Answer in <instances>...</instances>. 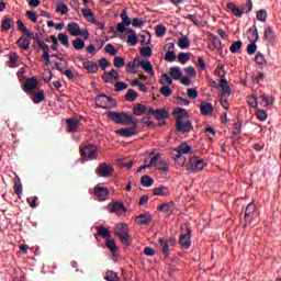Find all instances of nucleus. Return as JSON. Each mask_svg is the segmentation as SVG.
Instances as JSON below:
<instances>
[{
    "label": "nucleus",
    "instance_id": "f257e3e1",
    "mask_svg": "<svg viewBox=\"0 0 281 281\" xmlns=\"http://www.w3.org/2000/svg\"><path fill=\"white\" fill-rule=\"evenodd\" d=\"M114 234L120 238L122 245H125L126 247L131 246V244L133 243V239L128 234V225L125 223L116 224L114 226Z\"/></svg>",
    "mask_w": 281,
    "mask_h": 281
},
{
    "label": "nucleus",
    "instance_id": "f03ea898",
    "mask_svg": "<svg viewBox=\"0 0 281 281\" xmlns=\"http://www.w3.org/2000/svg\"><path fill=\"white\" fill-rule=\"evenodd\" d=\"M109 120L114 122V124H121V126H128V121H131V112H115L111 111L108 113Z\"/></svg>",
    "mask_w": 281,
    "mask_h": 281
},
{
    "label": "nucleus",
    "instance_id": "7ed1b4c3",
    "mask_svg": "<svg viewBox=\"0 0 281 281\" xmlns=\"http://www.w3.org/2000/svg\"><path fill=\"white\" fill-rule=\"evenodd\" d=\"M207 167V162L203 159L199 158V156H192L187 164L188 172H201V170H205Z\"/></svg>",
    "mask_w": 281,
    "mask_h": 281
},
{
    "label": "nucleus",
    "instance_id": "20e7f679",
    "mask_svg": "<svg viewBox=\"0 0 281 281\" xmlns=\"http://www.w3.org/2000/svg\"><path fill=\"white\" fill-rule=\"evenodd\" d=\"M79 153L81 157L88 159H98V147L94 145H80Z\"/></svg>",
    "mask_w": 281,
    "mask_h": 281
},
{
    "label": "nucleus",
    "instance_id": "39448f33",
    "mask_svg": "<svg viewBox=\"0 0 281 281\" xmlns=\"http://www.w3.org/2000/svg\"><path fill=\"white\" fill-rule=\"evenodd\" d=\"M68 32L71 34V36H83L85 41H89V31L80 30V25L76 22L68 23Z\"/></svg>",
    "mask_w": 281,
    "mask_h": 281
},
{
    "label": "nucleus",
    "instance_id": "423d86ee",
    "mask_svg": "<svg viewBox=\"0 0 281 281\" xmlns=\"http://www.w3.org/2000/svg\"><path fill=\"white\" fill-rule=\"evenodd\" d=\"M115 172V168H113V165L101 162L98 168L95 169V173L98 177L109 178Z\"/></svg>",
    "mask_w": 281,
    "mask_h": 281
},
{
    "label": "nucleus",
    "instance_id": "0eeeda50",
    "mask_svg": "<svg viewBox=\"0 0 281 281\" xmlns=\"http://www.w3.org/2000/svg\"><path fill=\"white\" fill-rule=\"evenodd\" d=\"M176 131L177 133H191V131H194V126L192 125V121L190 119H186L182 121L176 120Z\"/></svg>",
    "mask_w": 281,
    "mask_h": 281
},
{
    "label": "nucleus",
    "instance_id": "6e6552de",
    "mask_svg": "<svg viewBox=\"0 0 281 281\" xmlns=\"http://www.w3.org/2000/svg\"><path fill=\"white\" fill-rule=\"evenodd\" d=\"M38 89V79L36 77L26 78L23 83V91L27 95H32Z\"/></svg>",
    "mask_w": 281,
    "mask_h": 281
},
{
    "label": "nucleus",
    "instance_id": "1a4fd4ad",
    "mask_svg": "<svg viewBox=\"0 0 281 281\" xmlns=\"http://www.w3.org/2000/svg\"><path fill=\"white\" fill-rule=\"evenodd\" d=\"M179 245H181L183 249H190V247H192V229L187 228L186 233L180 234Z\"/></svg>",
    "mask_w": 281,
    "mask_h": 281
},
{
    "label": "nucleus",
    "instance_id": "9d476101",
    "mask_svg": "<svg viewBox=\"0 0 281 281\" xmlns=\"http://www.w3.org/2000/svg\"><path fill=\"white\" fill-rule=\"evenodd\" d=\"M94 196L98 201H106L109 199V189L106 187H94Z\"/></svg>",
    "mask_w": 281,
    "mask_h": 281
},
{
    "label": "nucleus",
    "instance_id": "9b49d317",
    "mask_svg": "<svg viewBox=\"0 0 281 281\" xmlns=\"http://www.w3.org/2000/svg\"><path fill=\"white\" fill-rule=\"evenodd\" d=\"M68 133H78V128H80V120L77 117H70L66 120Z\"/></svg>",
    "mask_w": 281,
    "mask_h": 281
},
{
    "label": "nucleus",
    "instance_id": "f8f14e48",
    "mask_svg": "<svg viewBox=\"0 0 281 281\" xmlns=\"http://www.w3.org/2000/svg\"><path fill=\"white\" fill-rule=\"evenodd\" d=\"M108 207L109 212H111L112 214H124V212H126V207L122 202H114L112 204H109Z\"/></svg>",
    "mask_w": 281,
    "mask_h": 281
},
{
    "label": "nucleus",
    "instance_id": "ddd939ff",
    "mask_svg": "<svg viewBox=\"0 0 281 281\" xmlns=\"http://www.w3.org/2000/svg\"><path fill=\"white\" fill-rule=\"evenodd\" d=\"M135 223H137V225H150V223H153V215H150V213L139 214L136 216Z\"/></svg>",
    "mask_w": 281,
    "mask_h": 281
},
{
    "label": "nucleus",
    "instance_id": "4468645a",
    "mask_svg": "<svg viewBox=\"0 0 281 281\" xmlns=\"http://www.w3.org/2000/svg\"><path fill=\"white\" fill-rule=\"evenodd\" d=\"M201 115H212L214 113V105L207 101H202L200 103Z\"/></svg>",
    "mask_w": 281,
    "mask_h": 281
},
{
    "label": "nucleus",
    "instance_id": "2eb2a0df",
    "mask_svg": "<svg viewBox=\"0 0 281 281\" xmlns=\"http://www.w3.org/2000/svg\"><path fill=\"white\" fill-rule=\"evenodd\" d=\"M220 88L222 91V97L229 98V95H232V88H229V83L227 82V79L220 80Z\"/></svg>",
    "mask_w": 281,
    "mask_h": 281
},
{
    "label": "nucleus",
    "instance_id": "dca6fc26",
    "mask_svg": "<svg viewBox=\"0 0 281 281\" xmlns=\"http://www.w3.org/2000/svg\"><path fill=\"white\" fill-rule=\"evenodd\" d=\"M158 210L170 216L175 212V202L161 203L158 205Z\"/></svg>",
    "mask_w": 281,
    "mask_h": 281
},
{
    "label": "nucleus",
    "instance_id": "f3484780",
    "mask_svg": "<svg viewBox=\"0 0 281 281\" xmlns=\"http://www.w3.org/2000/svg\"><path fill=\"white\" fill-rule=\"evenodd\" d=\"M173 115H176V120L182 121L183 120H189L190 119V114L188 113L187 109H182V108H176L173 110Z\"/></svg>",
    "mask_w": 281,
    "mask_h": 281
},
{
    "label": "nucleus",
    "instance_id": "a211bd4d",
    "mask_svg": "<svg viewBox=\"0 0 281 281\" xmlns=\"http://www.w3.org/2000/svg\"><path fill=\"white\" fill-rule=\"evenodd\" d=\"M247 38L249 43H258V27L256 25H252L251 27L248 29L247 32Z\"/></svg>",
    "mask_w": 281,
    "mask_h": 281
},
{
    "label": "nucleus",
    "instance_id": "6ab92c4d",
    "mask_svg": "<svg viewBox=\"0 0 281 281\" xmlns=\"http://www.w3.org/2000/svg\"><path fill=\"white\" fill-rule=\"evenodd\" d=\"M137 132L135 131V127H124L116 131V135H120L121 137H133V135H136Z\"/></svg>",
    "mask_w": 281,
    "mask_h": 281
},
{
    "label": "nucleus",
    "instance_id": "aec40b11",
    "mask_svg": "<svg viewBox=\"0 0 281 281\" xmlns=\"http://www.w3.org/2000/svg\"><path fill=\"white\" fill-rule=\"evenodd\" d=\"M31 100L34 102V104H41V102H45V91L38 90L37 92H34L31 94Z\"/></svg>",
    "mask_w": 281,
    "mask_h": 281
},
{
    "label": "nucleus",
    "instance_id": "412c9836",
    "mask_svg": "<svg viewBox=\"0 0 281 281\" xmlns=\"http://www.w3.org/2000/svg\"><path fill=\"white\" fill-rule=\"evenodd\" d=\"M14 25V19L9 15H4L2 19V32H10V29Z\"/></svg>",
    "mask_w": 281,
    "mask_h": 281
},
{
    "label": "nucleus",
    "instance_id": "4be33fe9",
    "mask_svg": "<svg viewBox=\"0 0 281 281\" xmlns=\"http://www.w3.org/2000/svg\"><path fill=\"white\" fill-rule=\"evenodd\" d=\"M98 236L108 240L109 238H111V231H109V228L104 226H97L95 238H98Z\"/></svg>",
    "mask_w": 281,
    "mask_h": 281
},
{
    "label": "nucleus",
    "instance_id": "5701e85b",
    "mask_svg": "<svg viewBox=\"0 0 281 281\" xmlns=\"http://www.w3.org/2000/svg\"><path fill=\"white\" fill-rule=\"evenodd\" d=\"M83 69L88 70V74H98V64L95 61L87 60L83 61Z\"/></svg>",
    "mask_w": 281,
    "mask_h": 281
},
{
    "label": "nucleus",
    "instance_id": "b1692460",
    "mask_svg": "<svg viewBox=\"0 0 281 281\" xmlns=\"http://www.w3.org/2000/svg\"><path fill=\"white\" fill-rule=\"evenodd\" d=\"M176 153H180V155H190L192 153V147L188 145V143H181L177 148H175Z\"/></svg>",
    "mask_w": 281,
    "mask_h": 281
},
{
    "label": "nucleus",
    "instance_id": "393cba45",
    "mask_svg": "<svg viewBox=\"0 0 281 281\" xmlns=\"http://www.w3.org/2000/svg\"><path fill=\"white\" fill-rule=\"evenodd\" d=\"M154 117L158 121L168 120V117H170V113H168L166 109H157L155 110Z\"/></svg>",
    "mask_w": 281,
    "mask_h": 281
},
{
    "label": "nucleus",
    "instance_id": "a878e982",
    "mask_svg": "<svg viewBox=\"0 0 281 281\" xmlns=\"http://www.w3.org/2000/svg\"><path fill=\"white\" fill-rule=\"evenodd\" d=\"M169 76L172 80H181V78H183V72H181V68L179 67H171L169 69Z\"/></svg>",
    "mask_w": 281,
    "mask_h": 281
},
{
    "label": "nucleus",
    "instance_id": "bb28decb",
    "mask_svg": "<svg viewBox=\"0 0 281 281\" xmlns=\"http://www.w3.org/2000/svg\"><path fill=\"white\" fill-rule=\"evenodd\" d=\"M255 213H256V203L252 201L246 206V211L244 215L245 221H249V218H251V216H254Z\"/></svg>",
    "mask_w": 281,
    "mask_h": 281
},
{
    "label": "nucleus",
    "instance_id": "cd10ccee",
    "mask_svg": "<svg viewBox=\"0 0 281 281\" xmlns=\"http://www.w3.org/2000/svg\"><path fill=\"white\" fill-rule=\"evenodd\" d=\"M226 8L234 14V16H238V19L243 16V9H238L234 2L226 3Z\"/></svg>",
    "mask_w": 281,
    "mask_h": 281
},
{
    "label": "nucleus",
    "instance_id": "c85d7f7f",
    "mask_svg": "<svg viewBox=\"0 0 281 281\" xmlns=\"http://www.w3.org/2000/svg\"><path fill=\"white\" fill-rule=\"evenodd\" d=\"M139 67L146 71V74H151V76H155V70H153V64H150V60H140L138 61Z\"/></svg>",
    "mask_w": 281,
    "mask_h": 281
},
{
    "label": "nucleus",
    "instance_id": "c756f323",
    "mask_svg": "<svg viewBox=\"0 0 281 281\" xmlns=\"http://www.w3.org/2000/svg\"><path fill=\"white\" fill-rule=\"evenodd\" d=\"M146 111H148V108L142 103H135L133 106V113L136 116L144 115V113H146Z\"/></svg>",
    "mask_w": 281,
    "mask_h": 281
},
{
    "label": "nucleus",
    "instance_id": "7c9ffc66",
    "mask_svg": "<svg viewBox=\"0 0 281 281\" xmlns=\"http://www.w3.org/2000/svg\"><path fill=\"white\" fill-rule=\"evenodd\" d=\"M137 67H139V59L135 58L134 60L130 61L126 65V72L127 74H137Z\"/></svg>",
    "mask_w": 281,
    "mask_h": 281
},
{
    "label": "nucleus",
    "instance_id": "2f4dec72",
    "mask_svg": "<svg viewBox=\"0 0 281 281\" xmlns=\"http://www.w3.org/2000/svg\"><path fill=\"white\" fill-rule=\"evenodd\" d=\"M15 44L18 45V47H20V49H24L25 52H27V49H30V40H27V37L25 36H21Z\"/></svg>",
    "mask_w": 281,
    "mask_h": 281
},
{
    "label": "nucleus",
    "instance_id": "473e14b6",
    "mask_svg": "<svg viewBox=\"0 0 281 281\" xmlns=\"http://www.w3.org/2000/svg\"><path fill=\"white\" fill-rule=\"evenodd\" d=\"M170 189L168 187L160 186L154 189V196H168Z\"/></svg>",
    "mask_w": 281,
    "mask_h": 281
},
{
    "label": "nucleus",
    "instance_id": "72a5a7b5",
    "mask_svg": "<svg viewBox=\"0 0 281 281\" xmlns=\"http://www.w3.org/2000/svg\"><path fill=\"white\" fill-rule=\"evenodd\" d=\"M104 98H106V94H99L95 97L94 102L99 109H108L106 100Z\"/></svg>",
    "mask_w": 281,
    "mask_h": 281
},
{
    "label": "nucleus",
    "instance_id": "f704fd0d",
    "mask_svg": "<svg viewBox=\"0 0 281 281\" xmlns=\"http://www.w3.org/2000/svg\"><path fill=\"white\" fill-rule=\"evenodd\" d=\"M158 243L160 245V249H161L165 258H168V256H170V246L168 245V243L166 240H164V238H159Z\"/></svg>",
    "mask_w": 281,
    "mask_h": 281
},
{
    "label": "nucleus",
    "instance_id": "c9c22d12",
    "mask_svg": "<svg viewBox=\"0 0 281 281\" xmlns=\"http://www.w3.org/2000/svg\"><path fill=\"white\" fill-rule=\"evenodd\" d=\"M139 98V94L134 89H128L125 94V100L127 102H135Z\"/></svg>",
    "mask_w": 281,
    "mask_h": 281
},
{
    "label": "nucleus",
    "instance_id": "e433bc0d",
    "mask_svg": "<svg viewBox=\"0 0 281 281\" xmlns=\"http://www.w3.org/2000/svg\"><path fill=\"white\" fill-rule=\"evenodd\" d=\"M153 183H155V179H153L148 175H144L140 178V186H143V188H150V186H153Z\"/></svg>",
    "mask_w": 281,
    "mask_h": 281
},
{
    "label": "nucleus",
    "instance_id": "4c0bfd02",
    "mask_svg": "<svg viewBox=\"0 0 281 281\" xmlns=\"http://www.w3.org/2000/svg\"><path fill=\"white\" fill-rule=\"evenodd\" d=\"M19 54L16 53H10L9 55V61H8V67L11 69H14L16 67V63H19Z\"/></svg>",
    "mask_w": 281,
    "mask_h": 281
},
{
    "label": "nucleus",
    "instance_id": "58836bf2",
    "mask_svg": "<svg viewBox=\"0 0 281 281\" xmlns=\"http://www.w3.org/2000/svg\"><path fill=\"white\" fill-rule=\"evenodd\" d=\"M259 100H263V106H273V102H276L273 97H269L265 93L260 94Z\"/></svg>",
    "mask_w": 281,
    "mask_h": 281
},
{
    "label": "nucleus",
    "instance_id": "ea45409f",
    "mask_svg": "<svg viewBox=\"0 0 281 281\" xmlns=\"http://www.w3.org/2000/svg\"><path fill=\"white\" fill-rule=\"evenodd\" d=\"M105 247L109 248L112 254H115V251H117V244H115V239L111 237L105 239Z\"/></svg>",
    "mask_w": 281,
    "mask_h": 281
},
{
    "label": "nucleus",
    "instance_id": "a19ab883",
    "mask_svg": "<svg viewBox=\"0 0 281 281\" xmlns=\"http://www.w3.org/2000/svg\"><path fill=\"white\" fill-rule=\"evenodd\" d=\"M255 63L259 66L260 69L262 67L267 66V59L265 58V55L258 53L255 57Z\"/></svg>",
    "mask_w": 281,
    "mask_h": 281
},
{
    "label": "nucleus",
    "instance_id": "79ce46f5",
    "mask_svg": "<svg viewBox=\"0 0 281 281\" xmlns=\"http://www.w3.org/2000/svg\"><path fill=\"white\" fill-rule=\"evenodd\" d=\"M240 49H243V42L241 41L234 42L229 47L231 54H238V52H240Z\"/></svg>",
    "mask_w": 281,
    "mask_h": 281
},
{
    "label": "nucleus",
    "instance_id": "37998d69",
    "mask_svg": "<svg viewBox=\"0 0 281 281\" xmlns=\"http://www.w3.org/2000/svg\"><path fill=\"white\" fill-rule=\"evenodd\" d=\"M178 47H180V49H188V47H190V40H188V36L178 40Z\"/></svg>",
    "mask_w": 281,
    "mask_h": 281
},
{
    "label": "nucleus",
    "instance_id": "c03bdc74",
    "mask_svg": "<svg viewBox=\"0 0 281 281\" xmlns=\"http://www.w3.org/2000/svg\"><path fill=\"white\" fill-rule=\"evenodd\" d=\"M157 170H160L161 172H169L170 165H168V162H166L165 160H160L157 164Z\"/></svg>",
    "mask_w": 281,
    "mask_h": 281
},
{
    "label": "nucleus",
    "instance_id": "a18cd8bd",
    "mask_svg": "<svg viewBox=\"0 0 281 281\" xmlns=\"http://www.w3.org/2000/svg\"><path fill=\"white\" fill-rule=\"evenodd\" d=\"M243 14H249L254 10V3L251 0H246V3L241 5Z\"/></svg>",
    "mask_w": 281,
    "mask_h": 281
},
{
    "label": "nucleus",
    "instance_id": "49530a36",
    "mask_svg": "<svg viewBox=\"0 0 281 281\" xmlns=\"http://www.w3.org/2000/svg\"><path fill=\"white\" fill-rule=\"evenodd\" d=\"M13 190L18 199H21V193L23 192V184H21V180L14 182Z\"/></svg>",
    "mask_w": 281,
    "mask_h": 281
},
{
    "label": "nucleus",
    "instance_id": "de8ad7c7",
    "mask_svg": "<svg viewBox=\"0 0 281 281\" xmlns=\"http://www.w3.org/2000/svg\"><path fill=\"white\" fill-rule=\"evenodd\" d=\"M57 40L61 45H64V47H69V36H67V34L59 33Z\"/></svg>",
    "mask_w": 281,
    "mask_h": 281
},
{
    "label": "nucleus",
    "instance_id": "09e8293b",
    "mask_svg": "<svg viewBox=\"0 0 281 281\" xmlns=\"http://www.w3.org/2000/svg\"><path fill=\"white\" fill-rule=\"evenodd\" d=\"M104 279L106 281H120V277L117 276V272H113L111 270H109L106 273H105V277Z\"/></svg>",
    "mask_w": 281,
    "mask_h": 281
},
{
    "label": "nucleus",
    "instance_id": "8fccbe9b",
    "mask_svg": "<svg viewBox=\"0 0 281 281\" xmlns=\"http://www.w3.org/2000/svg\"><path fill=\"white\" fill-rule=\"evenodd\" d=\"M72 47L77 50L80 52V49H85V41L82 38H76L72 42Z\"/></svg>",
    "mask_w": 281,
    "mask_h": 281
},
{
    "label": "nucleus",
    "instance_id": "3c124183",
    "mask_svg": "<svg viewBox=\"0 0 281 281\" xmlns=\"http://www.w3.org/2000/svg\"><path fill=\"white\" fill-rule=\"evenodd\" d=\"M81 13L83 18L88 21H93V19H95V15L93 14V11L91 9H82Z\"/></svg>",
    "mask_w": 281,
    "mask_h": 281
},
{
    "label": "nucleus",
    "instance_id": "603ef678",
    "mask_svg": "<svg viewBox=\"0 0 281 281\" xmlns=\"http://www.w3.org/2000/svg\"><path fill=\"white\" fill-rule=\"evenodd\" d=\"M190 60V53H179L178 54V63L181 65H186Z\"/></svg>",
    "mask_w": 281,
    "mask_h": 281
},
{
    "label": "nucleus",
    "instance_id": "864d4df0",
    "mask_svg": "<svg viewBox=\"0 0 281 281\" xmlns=\"http://www.w3.org/2000/svg\"><path fill=\"white\" fill-rule=\"evenodd\" d=\"M258 49V45H256V42H250L247 45V55L248 56H254V54H256V50Z\"/></svg>",
    "mask_w": 281,
    "mask_h": 281
},
{
    "label": "nucleus",
    "instance_id": "5fc2aeb1",
    "mask_svg": "<svg viewBox=\"0 0 281 281\" xmlns=\"http://www.w3.org/2000/svg\"><path fill=\"white\" fill-rule=\"evenodd\" d=\"M165 60L166 63H175V60H177V54H175V50H168L165 54Z\"/></svg>",
    "mask_w": 281,
    "mask_h": 281
},
{
    "label": "nucleus",
    "instance_id": "6e6d98bb",
    "mask_svg": "<svg viewBox=\"0 0 281 281\" xmlns=\"http://www.w3.org/2000/svg\"><path fill=\"white\" fill-rule=\"evenodd\" d=\"M273 34H274L273 27L267 26L263 33L265 41H271V38H273Z\"/></svg>",
    "mask_w": 281,
    "mask_h": 281
},
{
    "label": "nucleus",
    "instance_id": "4d7b16f0",
    "mask_svg": "<svg viewBox=\"0 0 281 281\" xmlns=\"http://www.w3.org/2000/svg\"><path fill=\"white\" fill-rule=\"evenodd\" d=\"M140 56L144 58H150V56H153V48L150 46L140 48Z\"/></svg>",
    "mask_w": 281,
    "mask_h": 281
},
{
    "label": "nucleus",
    "instance_id": "13d9d810",
    "mask_svg": "<svg viewBox=\"0 0 281 281\" xmlns=\"http://www.w3.org/2000/svg\"><path fill=\"white\" fill-rule=\"evenodd\" d=\"M126 66V61L124 60V58L116 56L114 57V67H116L117 69H122V67Z\"/></svg>",
    "mask_w": 281,
    "mask_h": 281
},
{
    "label": "nucleus",
    "instance_id": "bf43d9fd",
    "mask_svg": "<svg viewBox=\"0 0 281 281\" xmlns=\"http://www.w3.org/2000/svg\"><path fill=\"white\" fill-rule=\"evenodd\" d=\"M138 41H139V37H137L136 34L127 35V43H128V45H131V47H135V45H137Z\"/></svg>",
    "mask_w": 281,
    "mask_h": 281
},
{
    "label": "nucleus",
    "instance_id": "052dcab7",
    "mask_svg": "<svg viewBox=\"0 0 281 281\" xmlns=\"http://www.w3.org/2000/svg\"><path fill=\"white\" fill-rule=\"evenodd\" d=\"M121 19H122V22L121 23H124V25H126L128 27V25H131V23L133 21H131L128 14L126 13V10H123L121 12Z\"/></svg>",
    "mask_w": 281,
    "mask_h": 281
},
{
    "label": "nucleus",
    "instance_id": "680f3d73",
    "mask_svg": "<svg viewBox=\"0 0 281 281\" xmlns=\"http://www.w3.org/2000/svg\"><path fill=\"white\" fill-rule=\"evenodd\" d=\"M101 78L103 81H105L109 85H113L115 82L113 79V76L109 74V71H104Z\"/></svg>",
    "mask_w": 281,
    "mask_h": 281
},
{
    "label": "nucleus",
    "instance_id": "e2e57ef3",
    "mask_svg": "<svg viewBox=\"0 0 281 281\" xmlns=\"http://www.w3.org/2000/svg\"><path fill=\"white\" fill-rule=\"evenodd\" d=\"M159 91L165 98H170V95H172V89L168 86H162Z\"/></svg>",
    "mask_w": 281,
    "mask_h": 281
},
{
    "label": "nucleus",
    "instance_id": "0e129e2a",
    "mask_svg": "<svg viewBox=\"0 0 281 281\" xmlns=\"http://www.w3.org/2000/svg\"><path fill=\"white\" fill-rule=\"evenodd\" d=\"M56 12H59L63 15H65L69 12V7H67V4L65 3H60L56 7Z\"/></svg>",
    "mask_w": 281,
    "mask_h": 281
},
{
    "label": "nucleus",
    "instance_id": "69168bd1",
    "mask_svg": "<svg viewBox=\"0 0 281 281\" xmlns=\"http://www.w3.org/2000/svg\"><path fill=\"white\" fill-rule=\"evenodd\" d=\"M257 21H261L262 23L267 21V11L265 9L257 11Z\"/></svg>",
    "mask_w": 281,
    "mask_h": 281
},
{
    "label": "nucleus",
    "instance_id": "338daca9",
    "mask_svg": "<svg viewBox=\"0 0 281 281\" xmlns=\"http://www.w3.org/2000/svg\"><path fill=\"white\" fill-rule=\"evenodd\" d=\"M257 120H260V122H267V112L265 110H257L256 112Z\"/></svg>",
    "mask_w": 281,
    "mask_h": 281
},
{
    "label": "nucleus",
    "instance_id": "774afa93",
    "mask_svg": "<svg viewBox=\"0 0 281 281\" xmlns=\"http://www.w3.org/2000/svg\"><path fill=\"white\" fill-rule=\"evenodd\" d=\"M166 31H167V29H166L165 25H162V24L157 25L156 26V36H159V37L165 36L166 35Z\"/></svg>",
    "mask_w": 281,
    "mask_h": 281
}]
</instances>
